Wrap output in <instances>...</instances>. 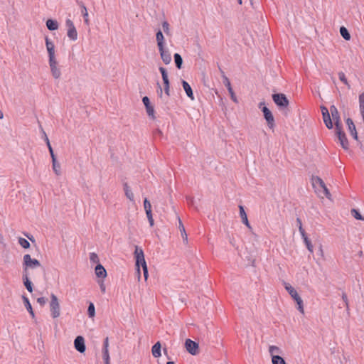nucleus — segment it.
<instances>
[{
  "instance_id": "nucleus-20",
  "label": "nucleus",
  "mask_w": 364,
  "mask_h": 364,
  "mask_svg": "<svg viewBox=\"0 0 364 364\" xmlns=\"http://www.w3.org/2000/svg\"><path fill=\"white\" fill-rule=\"evenodd\" d=\"M156 40L157 42L158 48L165 47V39L161 31H159L156 34Z\"/></svg>"
},
{
  "instance_id": "nucleus-22",
  "label": "nucleus",
  "mask_w": 364,
  "mask_h": 364,
  "mask_svg": "<svg viewBox=\"0 0 364 364\" xmlns=\"http://www.w3.org/2000/svg\"><path fill=\"white\" fill-rule=\"evenodd\" d=\"M22 298H23V304H24L26 309L29 312L31 317L35 318V313L32 309V306L29 301L28 298L25 296H23Z\"/></svg>"
},
{
  "instance_id": "nucleus-41",
  "label": "nucleus",
  "mask_w": 364,
  "mask_h": 364,
  "mask_svg": "<svg viewBox=\"0 0 364 364\" xmlns=\"http://www.w3.org/2000/svg\"><path fill=\"white\" fill-rule=\"evenodd\" d=\"M338 77L341 82H343L346 85H347L348 88H350V85L348 82V80L343 72L338 73Z\"/></svg>"
},
{
  "instance_id": "nucleus-28",
  "label": "nucleus",
  "mask_w": 364,
  "mask_h": 364,
  "mask_svg": "<svg viewBox=\"0 0 364 364\" xmlns=\"http://www.w3.org/2000/svg\"><path fill=\"white\" fill-rule=\"evenodd\" d=\"M293 299L295 301V302L297 304V309H298V311L301 314H304V303H303L302 299L298 294L296 296V297H294Z\"/></svg>"
},
{
  "instance_id": "nucleus-50",
  "label": "nucleus",
  "mask_w": 364,
  "mask_h": 364,
  "mask_svg": "<svg viewBox=\"0 0 364 364\" xmlns=\"http://www.w3.org/2000/svg\"><path fill=\"white\" fill-rule=\"evenodd\" d=\"M142 102H143L145 107L151 105L149 98L146 96L143 97Z\"/></svg>"
},
{
  "instance_id": "nucleus-52",
  "label": "nucleus",
  "mask_w": 364,
  "mask_h": 364,
  "mask_svg": "<svg viewBox=\"0 0 364 364\" xmlns=\"http://www.w3.org/2000/svg\"><path fill=\"white\" fill-rule=\"evenodd\" d=\"M37 302L41 305H44L46 304V299L44 297H39L37 299Z\"/></svg>"
},
{
  "instance_id": "nucleus-17",
  "label": "nucleus",
  "mask_w": 364,
  "mask_h": 364,
  "mask_svg": "<svg viewBox=\"0 0 364 364\" xmlns=\"http://www.w3.org/2000/svg\"><path fill=\"white\" fill-rule=\"evenodd\" d=\"M346 124L348 127V130L351 134V136L355 139H358V134H357V131H356V129H355V126L353 122V120L350 118H348L346 119Z\"/></svg>"
},
{
  "instance_id": "nucleus-30",
  "label": "nucleus",
  "mask_w": 364,
  "mask_h": 364,
  "mask_svg": "<svg viewBox=\"0 0 364 364\" xmlns=\"http://www.w3.org/2000/svg\"><path fill=\"white\" fill-rule=\"evenodd\" d=\"M23 284L29 292L33 291L32 283L28 277V274H23Z\"/></svg>"
},
{
  "instance_id": "nucleus-58",
  "label": "nucleus",
  "mask_w": 364,
  "mask_h": 364,
  "mask_svg": "<svg viewBox=\"0 0 364 364\" xmlns=\"http://www.w3.org/2000/svg\"><path fill=\"white\" fill-rule=\"evenodd\" d=\"M296 222H297V223H298V225H299V229L300 228V227H301V228H303V227H302L301 220L299 218H297V219H296Z\"/></svg>"
},
{
  "instance_id": "nucleus-63",
  "label": "nucleus",
  "mask_w": 364,
  "mask_h": 364,
  "mask_svg": "<svg viewBox=\"0 0 364 364\" xmlns=\"http://www.w3.org/2000/svg\"><path fill=\"white\" fill-rule=\"evenodd\" d=\"M167 364H175V363H174V362H173V361H168V362L167 363Z\"/></svg>"
},
{
  "instance_id": "nucleus-61",
  "label": "nucleus",
  "mask_w": 364,
  "mask_h": 364,
  "mask_svg": "<svg viewBox=\"0 0 364 364\" xmlns=\"http://www.w3.org/2000/svg\"><path fill=\"white\" fill-rule=\"evenodd\" d=\"M4 114L1 111H0V119H3Z\"/></svg>"
},
{
  "instance_id": "nucleus-7",
  "label": "nucleus",
  "mask_w": 364,
  "mask_h": 364,
  "mask_svg": "<svg viewBox=\"0 0 364 364\" xmlns=\"http://www.w3.org/2000/svg\"><path fill=\"white\" fill-rule=\"evenodd\" d=\"M65 26L67 27V36L70 40L75 41L77 39V32L72 20L67 18L65 20Z\"/></svg>"
},
{
  "instance_id": "nucleus-60",
  "label": "nucleus",
  "mask_w": 364,
  "mask_h": 364,
  "mask_svg": "<svg viewBox=\"0 0 364 364\" xmlns=\"http://www.w3.org/2000/svg\"><path fill=\"white\" fill-rule=\"evenodd\" d=\"M149 225H150V226H151V227L154 226V218L150 219V220H149Z\"/></svg>"
},
{
  "instance_id": "nucleus-44",
  "label": "nucleus",
  "mask_w": 364,
  "mask_h": 364,
  "mask_svg": "<svg viewBox=\"0 0 364 364\" xmlns=\"http://www.w3.org/2000/svg\"><path fill=\"white\" fill-rule=\"evenodd\" d=\"M144 208L146 213L147 211H151V205L146 198H145L144 200Z\"/></svg>"
},
{
  "instance_id": "nucleus-8",
  "label": "nucleus",
  "mask_w": 364,
  "mask_h": 364,
  "mask_svg": "<svg viewBox=\"0 0 364 364\" xmlns=\"http://www.w3.org/2000/svg\"><path fill=\"white\" fill-rule=\"evenodd\" d=\"M48 64L52 76L55 79H59L61 76L62 73L57 59H48Z\"/></svg>"
},
{
  "instance_id": "nucleus-37",
  "label": "nucleus",
  "mask_w": 364,
  "mask_h": 364,
  "mask_svg": "<svg viewBox=\"0 0 364 364\" xmlns=\"http://www.w3.org/2000/svg\"><path fill=\"white\" fill-rule=\"evenodd\" d=\"M87 314L90 318H93L95 316V306L92 302H90L88 306Z\"/></svg>"
},
{
  "instance_id": "nucleus-42",
  "label": "nucleus",
  "mask_w": 364,
  "mask_h": 364,
  "mask_svg": "<svg viewBox=\"0 0 364 364\" xmlns=\"http://www.w3.org/2000/svg\"><path fill=\"white\" fill-rule=\"evenodd\" d=\"M90 260L92 263H96V264H100L99 262V257L97 256V255L95 252H91L90 254Z\"/></svg>"
},
{
  "instance_id": "nucleus-13",
  "label": "nucleus",
  "mask_w": 364,
  "mask_h": 364,
  "mask_svg": "<svg viewBox=\"0 0 364 364\" xmlns=\"http://www.w3.org/2000/svg\"><path fill=\"white\" fill-rule=\"evenodd\" d=\"M158 49L162 61L166 65H168L172 60L170 52L167 49H166L165 47L159 48Z\"/></svg>"
},
{
  "instance_id": "nucleus-49",
  "label": "nucleus",
  "mask_w": 364,
  "mask_h": 364,
  "mask_svg": "<svg viewBox=\"0 0 364 364\" xmlns=\"http://www.w3.org/2000/svg\"><path fill=\"white\" fill-rule=\"evenodd\" d=\"M178 228L180 230L181 236H183V234L186 233V230L180 218H178Z\"/></svg>"
},
{
  "instance_id": "nucleus-32",
  "label": "nucleus",
  "mask_w": 364,
  "mask_h": 364,
  "mask_svg": "<svg viewBox=\"0 0 364 364\" xmlns=\"http://www.w3.org/2000/svg\"><path fill=\"white\" fill-rule=\"evenodd\" d=\"M81 14L84 18V22L86 25L90 24L89 15L86 6L84 4L81 5Z\"/></svg>"
},
{
  "instance_id": "nucleus-57",
  "label": "nucleus",
  "mask_w": 364,
  "mask_h": 364,
  "mask_svg": "<svg viewBox=\"0 0 364 364\" xmlns=\"http://www.w3.org/2000/svg\"><path fill=\"white\" fill-rule=\"evenodd\" d=\"M49 152H50V156H51V158H52V161H53V160H54V159H56L55 156V154H54V153H53V149H50V150L49 151Z\"/></svg>"
},
{
  "instance_id": "nucleus-38",
  "label": "nucleus",
  "mask_w": 364,
  "mask_h": 364,
  "mask_svg": "<svg viewBox=\"0 0 364 364\" xmlns=\"http://www.w3.org/2000/svg\"><path fill=\"white\" fill-rule=\"evenodd\" d=\"M18 244L23 247V248H25V249H28L30 247V243L29 242L26 240L25 238H23V237H19L18 238Z\"/></svg>"
},
{
  "instance_id": "nucleus-29",
  "label": "nucleus",
  "mask_w": 364,
  "mask_h": 364,
  "mask_svg": "<svg viewBox=\"0 0 364 364\" xmlns=\"http://www.w3.org/2000/svg\"><path fill=\"white\" fill-rule=\"evenodd\" d=\"M293 299L295 301V302L297 304V309H298V311L301 314H304V303H303L302 299L298 294L296 296V297H294Z\"/></svg>"
},
{
  "instance_id": "nucleus-39",
  "label": "nucleus",
  "mask_w": 364,
  "mask_h": 364,
  "mask_svg": "<svg viewBox=\"0 0 364 364\" xmlns=\"http://www.w3.org/2000/svg\"><path fill=\"white\" fill-rule=\"evenodd\" d=\"M146 111L149 117H151L152 119H155L154 108L151 105L146 107Z\"/></svg>"
},
{
  "instance_id": "nucleus-25",
  "label": "nucleus",
  "mask_w": 364,
  "mask_h": 364,
  "mask_svg": "<svg viewBox=\"0 0 364 364\" xmlns=\"http://www.w3.org/2000/svg\"><path fill=\"white\" fill-rule=\"evenodd\" d=\"M124 191L126 197L132 202L134 201V193H132L130 187L128 186L127 183L124 184Z\"/></svg>"
},
{
  "instance_id": "nucleus-23",
  "label": "nucleus",
  "mask_w": 364,
  "mask_h": 364,
  "mask_svg": "<svg viewBox=\"0 0 364 364\" xmlns=\"http://www.w3.org/2000/svg\"><path fill=\"white\" fill-rule=\"evenodd\" d=\"M330 111H331V113L332 118L335 121L336 127H337V124H340V122H339V118H340L339 117V113H338L336 107L334 105L331 107Z\"/></svg>"
},
{
  "instance_id": "nucleus-46",
  "label": "nucleus",
  "mask_w": 364,
  "mask_h": 364,
  "mask_svg": "<svg viewBox=\"0 0 364 364\" xmlns=\"http://www.w3.org/2000/svg\"><path fill=\"white\" fill-rule=\"evenodd\" d=\"M351 213H352V215L357 220H364V218L362 217V215H360V213L355 209H353L351 210Z\"/></svg>"
},
{
  "instance_id": "nucleus-36",
  "label": "nucleus",
  "mask_w": 364,
  "mask_h": 364,
  "mask_svg": "<svg viewBox=\"0 0 364 364\" xmlns=\"http://www.w3.org/2000/svg\"><path fill=\"white\" fill-rule=\"evenodd\" d=\"M340 33L345 40H347V41L350 40V35L349 32L348 31V30L345 27H343V26L341 27Z\"/></svg>"
},
{
  "instance_id": "nucleus-3",
  "label": "nucleus",
  "mask_w": 364,
  "mask_h": 364,
  "mask_svg": "<svg viewBox=\"0 0 364 364\" xmlns=\"http://www.w3.org/2000/svg\"><path fill=\"white\" fill-rule=\"evenodd\" d=\"M312 186L318 197L321 198L324 197L328 199L331 198V195L325 183L320 177L315 176L312 178Z\"/></svg>"
},
{
  "instance_id": "nucleus-34",
  "label": "nucleus",
  "mask_w": 364,
  "mask_h": 364,
  "mask_svg": "<svg viewBox=\"0 0 364 364\" xmlns=\"http://www.w3.org/2000/svg\"><path fill=\"white\" fill-rule=\"evenodd\" d=\"M269 352L270 355H272V358H273V356H278V355H277V354L280 353L281 350L279 347H277L276 346H270L269 347Z\"/></svg>"
},
{
  "instance_id": "nucleus-12",
  "label": "nucleus",
  "mask_w": 364,
  "mask_h": 364,
  "mask_svg": "<svg viewBox=\"0 0 364 364\" xmlns=\"http://www.w3.org/2000/svg\"><path fill=\"white\" fill-rule=\"evenodd\" d=\"M46 47L48 55V59L56 58L55 47L53 42L48 37H46Z\"/></svg>"
},
{
  "instance_id": "nucleus-47",
  "label": "nucleus",
  "mask_w": 364,
  "mask_h": 364,
  "mask_svg": "<svg viewBox=\"0 0 364 364\" xmlns=\"http://www.w3.org/2000/svg\"><path fill=\"white\" fill-rule=\"evenodd\" d=\"M228 90V92H229L230 95L231 100L234 102L237 103L238 100H237V97H236V95H235L232 88V87H229V89Z\"/></svg>"
},
{
  "instance_id": "nucleus-11",
  "label": "nucleus",
  "mask_w": 364,
  "mask_h": 364,
  "mask_svg": "<svg viewBox=\"0 0 364 364\" xmlns=\"http://www.w3.org/2000/svg\"><path fill=\"white\" fill-rule=\"evenodd\" d=\"M185 347L186 350L193 355L198 353V344L189 338L186 340Z\"/></svg>"
},
{
  "instance_id": "nucleus-51",
  "label": "nucleus",
  "mask_w": 364,
  "mask_h": 364,
  "mask_svg": "<svg viewBox=\"0 0 364 364\" xmlns=\"http://www.w3.org/2000/svg\"><path fill=\"white\" fill-rule=\"evenodd\" d=\"M100 287L102 293H105L106 287L103 281L99 282Z\"/></svg>"
},
{
  "instance_id": "nucleus-62",
  "label": "nucleus",
  "mask_w": 364,
  "mask_h": 364,
  "mask_svg": "<svg viewBox=\"0 0 364 364\" xmlns=\"http://www.w3.org/2000/svg\"><path fill=\"white\" fill-rule=\"evenodd\" d=\"M237 2H238V4H239L240 5H241V4H242V0H237Z\"/></svg>"
},
{
  "instance_id": "nucleus-26",
  "label": "nucleus",
  "mask_w": 364,
  "mask_h": 364,
  "mask_svg": "<svg viewBox=\"0 0 364 364\" xmlns=\"http://www.w3.org/2000/svg\"><path fill=\"white\" fill-rule=\"evenodd\" d=\"M151 353L154 358H159L161 355L160 342H157L153 346Z\"/></svg>"
},
{
  "instance_id": "nucleus-16",
  "label": "nucleus",
  "mask_w": 364,
  "mask_h": 364,
  "mask_svg": "<svg viewBox=\"0 0 364 364\" xmlns=\"http://www.w3.org/2000/svg\"><path fill=\"white\" fill-rule=\"evenodd\" d=\"M299 232L301 235V237L304 240V242L307 248V250L311 252V253H313L314 252V247H313V245L311 244V242L310 241V240L308 238L306 234V232L304 230V229L303 228H299Z\"/></svg>"
},
{
  "instance_id": "nucleus-40",
  "label": "nucleus",
  "mask_w": 364,
  "mask_h": 364,
  "mask_svg": "<svg viewBox=\"0 0 364 364\" xmlns=\"http://www.w3.org/2000/svg\"><path fill=\"white\" fill-rule=\"evenodd\" d=\"M272 364H286L284 360L279 355L272 358Z\"/></svg>"
},
{
  "instance_id": "nucleus-55",
  "label": "nucleus",
  "mask_w": 364,
  "mask_h": 364,
  "mask_svg": "<svg viewBox=\"0 0 364 364\" xmlns=\"http://www.w3.org/2000/svg\"><path fill=\"white\" fill-rule=\"evenodd\" d=\"M108 338L105 340L103 349H108Z\"/></svg>"
},
{
  "instance_id": "nucleus-54",
  "label": "nucleus",
  "mask_w": 364,
  "mask_h": 364,
  "mask_svg": "<svg viewBox=\"0 0 364 364\" xmlns=\"http://www.w3.org/2000/svg\"><path fill=\"white\" fill-rule=\"evenodd\" d=\"M146 217L148 218V220H149L150 219H152L153 218V215H152V213L151 211H147L146 213Z\"/></svg>"
},
{
  "instance_id": "nucleus-18",
  "label": "nucleus",
  "mask_w": 364,
  "mask_h": 364,
  "mask_svg": "<svg viewBox=\"0 0 364 364\" xmlns=\"http://www.w3.org/2000/svg\"><path fill=\"white\" fill-rule=\"evenodd\" d=\"M95 273L97 277L101 279H105L107 277V271L101 264H98L95 267Z\"/></svg>"
},
{
  "instance_id": "nucleus-45",
  "label": "nucleus",
  "mask_w": 364,
  "mask_h": 364,
  "mask_svg": "<svg viewBox=\"0 0 364 364\" xmlns=\"http://www.w3.org/2000/svg\"><path fill=\"white\" fill-rule=\"evenodd\" d=\"M162 28H163L164 32L166 35H169L170 34L169 23L167 21H164L162 23Z\"/></svg>"
},
{
  "instance_id": "nucleus-56",
  "label": "nucleus",
  "mask_w": 364,
  "mask_h": 364,
  "mask_svg": "<svg viewBox=\"0 0 364 364\" xmlns=\"http://www.w3.org/2000/svg\"><path fill=\"white\" fill-rule=\"evenodd\" d=\"M318 253L321 257H323L324 252H323L322 245H320V247H319Z\"/></svg>"
},
{
  "instance_id": "nucleus-6",
  "label": "nucleus",
  "mask_w": 364,
  "mask_h": 364,
  "mask_svg": "<svg viewBox=\"0 0 364 364\" xmlns=\"http://www.w3.org/2000/svg\"><path fill=\"white\" fill-rule=\"evenodd\" d=\"M259 107L262 109L264 117L267 123L268 127L270 129H274L275 127V123L274 118L272 112L265 106L264 102H259Z\"/></svg>"
},
{
  "instance_id": "nucleus-5",
  "label": "nucleus",
  "mask_w": 364,
  "mask_h": 364,
  "mask_svg": "<svg viewBox=\"0 0 364 364\" xmlns=\"http://www.w3.org/2000/svg\"><path fill=\"white\" fill-rule=\"evenodd\" d=\"M49 304L50 316L53 318H57L60 315V305L56 295L51 294Z\"/></svg>"
},
{
  "instance_id": "nucleus-19",
  "label": "nucleus",
  "mask_w": 364,
  "mask_h": 364,
  "mask_svg": "<svg viewBox=\"0 0 364 364\" xmlns=\"http://www.w3.org/2000/svg\"><path fill=\"white\" fill-rule=\"evenodd\" d=\"M284 287L287 291L289 293V294L291 296L292 299L294 297H296V296L299 294L296 291V290L289 284L286 282H283Z\"/></svg>"
},
{
  "instance_id": "nucleus-14",
  "label": "nucleus",
  "mask_w": 364,
  "mask_h": 364,
  "mask_svg": "<svg viewBox=\"0 0 364 364\" xmlns=\"http://www.w3.org/2000/svg\"><path fill=\"white\" fill-rule=\"evenodd\" d=\"M321 112L323 115V122L328 129H332L333 123L330 117L328 109L326 107H321Z\"/></svg>"
},
{
  "instance_id": "nucleus-9",
  "label": "nucleus",
  "mask_w": 364,
  "mask_h": 364,
  "mask_svg": "<svg viewBox=\"0 0 364 364\" xmlns=\"http://www.w3.org/2000/svg\"><path fill=\"white\" fill-rule=\"evenodd\" d=\"M272 100L280 108L287 107L289 103L286 95L282 93L273 94Z\"/></svg>"
},
{
  "instance_id": "nucleus-27",
  "label": "nucleus",
  "mask_w": 364,
  "mask_h": 364,
  "mask_svg": "<svg viewBox=\"0 0 364 364\" xmlns=\"http://www.w3.org/2000/svg\"><path fill=\"white\" fill-rule=\"evenodd\" d=\"M293 299L295 301V302L297 304V309H298V311L301 314H304V303H303L302 299L298 294L296 296V297H294Z\"/></svg>"
},
{
  "instance_id": "nucleus-2",
  "label": "nucleus",
  "mask_w": 364,
  "mask_h": 364,
  "mask_svg": "<svg viewBox=\"0 0 364 364\" xmlns=\"http://www.w3.org/2000/svg\"><path fill=\"white\" fill-rule=\"evenodd\" d=\"M134 257L136 259V267L139 279L140 278V267L141 266L144 279L145 280H147L149 276L148 269L142 249L136 246L135 247Z\"/></svg>"
},
{
  "instance_id": "nucleus-33",
  "label": "nucleus",
  "mask_w": 364,
  "mask_h": 364,
  "mask_svg": "<svg viewBox=\"0 0 364 364\" xmlns=\"http://www.w3.org/2000/svg\"><path fill=\"white\" fill-rule=\"evenodd\" d=\"M176 66L178 69H181L182 67L183 59L180 54L175 53L173 55Z\"/></svg>"
},
{
  "instance_id": "nucleus-15",
  "label": "nucleus",
  "mask_w": 364,
  "mask_h": 364,
  "mask_svg": "<svg viewBox=\"0 0 364 364\" xmlns=\"http://www.w3.org/2000/svg\"><path fill=\"white\" fill-rule=\"evenodd\" d=\"M75 348L80 353H84L85 351V339L82 336H77L74 341Z\"/></svg>"
},
{
  "instance_id": "nucleus-4",
  "label": "nucleus",
  "mask_w": 364,
  "mask_h": 364,
  "mask_svg": "<svg viewBox=\"0 0 364 364\" xmlns=\"http://www.w3.org/2000/svg\"><path fill=\"white\" fill-rule=\"evenodd\" d=\"M41 266L40 262L36 259L31 258L29 254L23 257V274H28L29 269H35Z\"/></svg>"
},
{
  "instance_id": "nucleus-59",
  "label": "nucleus",
  "mask_w": 364,
  "mask_h": 364,
  "mask_svg": "<svg viewBox=\"0 0 364 364\" xmlns=\"http://www.w3.org/2000/svg\"><path fill=\"white\" fill-rule=\"evenodd\" d=\"M183 237V240L184 242H188V235L186 234V232L185 234H183V236H182Z\"/></svg>"
},
{
  "instance_id": "nucleus-21",
  "label": "nucleus",
  "mask_w": 364,
  "mask_h": 364,
  "mask_svg": "<svg viewBox=\"0 0 364 364\" xmlns=\"http://www.w3.org/2000/svg\"><path fill=\"white\" fill-rule=\"evenodd\" d=\"M182 85H183V88L185 90L187 96L191 100H194V96H193V91H192V89H191V87L190 86V85L186 81L183 80L182 81Z\"/></svg>"
},
{
  "instance_id": "nucleus-1",
  "label": "nucleus",
  "mask_w": 364,
  "mask_h": 364,
  "mask_svg": "<svg viewBox=\"0 0 364 364\" xmlns=\"http://www.w3.org/2000/svg\"><path fill=\"white\" fill-rule=\"evenodd\" d=\"M159 70L161 74L162 80L164 82V93H163V89L159 84L156 92L159 99L162 102H166L170 96V82L168 80V76L166 68H164V67H159Z\"/></svg>"
},
{
  "instance_id": "nucleus-24",
  "label": "nucleus",
  "mask_w": 364,
  "mask_h": 364,
  "mask_svg": "<svg viewBox=\"0 0 364 364\" xmlns=\"http://www.w3.org/2000/svg\"><path fill=\"white\" fill-rule=\"evenodd\" d=\"M239 209H240V218L242 219V223L248 228H250V225L249 223V221H248V219H247V214L245 211V209L243 208V206L242 205H240L239 206Z\"/></svg>"
},
{
  "instance_id": "nucleus-31",
  "label": "nucleus",
  "mask_w": 364,
  "mask_h": 364,
  "mask_svg": "<svg viewBox=\"0 0 364 364\" xmlns=\"http://www.w3.org/2000/svg\"><path fill=\"white\" fill-rule=\"evenodd\" d=\"M46 26L50 31H55L58 28V23L55 20L48 19Z\"/></svg>"
},
{
  "instance_id": "nucleus-35",
  "label": "nucleus",
  "mask_w": 364,
  "mask_h": 364,
  "mask_svg": "<svg viewBox=\"0 0 364 364\" xmlns=\"http://www.w3.org/2000/svg\"><path fill=\"white\" fill-rule=\"evenodd\" d=\"M53 169L55 173L58 176L60 175V165L56 159L52 161Z\"/></svg>"
},
{
  "instance_id": "nucleus-10",
  "label": "nucleus",
  "mask_w": 364,
  "mask_h": 364,
  "mask_svg": "<svg viewBox=\"0 0 364 364\" xmlns=\"http://www.w3.org/2000/svg\"><path fill=\"white\" fill-rule=\"evenodd\" d=\"M336 133L338 136L339 143L342 148L345 150H348L349 147L348 141L346 136L345 133L341 129V124H337V127H336Z\"/></svg>"
},
{
  "instance_id": "nucleus-48",
  "label": "nucleus",
  "mask_w": 364,
  "mask_h": 364,
  "mask_svg": "<svg viewBox=\"0 0 364 364\" xmlns=\"http://www.w3.org/2000/svg\"><path fill=\"white\" fill-rule=\"evenodd\" d=\"M223 84L225 85V87H227L228 90L229 89V87H232L228 77L226 75H223Z\"/></svg>"
},
{
  "instance_id": "nucleus-43",
  "label": "nucleus",
  "mask_w": 364,
  "mask_h": 364,
  "mask_svg": "<svg viewBox=\"0 0 364 364\" xmlns=\"http://www.w3.org/2000/svg\"><path fill=\"white\" fill-rule=\"evenodd\" d=\"M103 359L105 364H109V355L108 349H103Z\"/></svg>"
},
{
  "instance_id": "nucleus-53",
  "label": "nucleus",
  "mask_w": 364,
  "mask_h": 364,
  "mask_svg": "<svg viewBox=\"0 0 364 364\" xmlns=\"http://www.w3.org/2000/svg\"><path fill=\"white\" fill-rule=\"evenodd\" d=\"M44 135H45V140H46V144H47L48 148V149H49V151H50V149H52V146H51V145H50V141H49V139H48V136H46V133H44Z\"/></svg>"
}]
</instances>
